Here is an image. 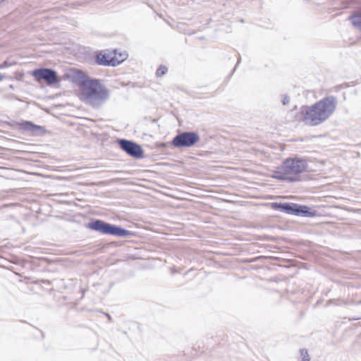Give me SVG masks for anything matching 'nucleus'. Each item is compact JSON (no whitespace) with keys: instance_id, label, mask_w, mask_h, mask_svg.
Here are the masks:
<instances>
[{"instance_id":"4","label":"nucleus","mask_w":361,"mask_h":361,"mask_svg":"<svg viewBox=\"0 0 361 361\" xmlns=\"http://www.w3.org/2000/svg\"><path fill=\"white\" fill-rule=\"evenodd\" d=\"M92 230L102 234L118 237L127 238L132 235L131 231L99 219L92 221Z\"/></svg>"},{"instance_id":"3","label":"nucleus","mask_w":361,"mask_h":361,"mask_svg":"<svg viewBox=\"0 0 361 361\" xmlns=\"http://www.w3.org/2000/svg\"><path fill=\"white\" fill-rule=\"evenodd\" d=\"M128 56L126 51L106 49L97 54L94 62L99 66L116 67L126 61Z\"/></svg>"},{"instance_id":"6","label":"nucleus","mask_w":361,"mask_h":361,"mask_svg":"<svg viewBox=\"0 0 361 361\" xmlns=\"http://www.w3.org/2000/svg\"><path fill=\"white\" fill-rule=\"evenodd\" d=\"M271 207L288 214H293L301 216H312V213L309 211L306 206L298 205L295 203L271 202Z\"/></svg>"},{"instance_id":"1","label":"nucleus","mask_w":361,"mask_h":361,"mask_svg":"<svg viewBox=\"0 0 361 361\" xmlns=\"http://www.w3.org/2000/svg\"><path fill=\"white\" fill-rule=\"evenodd\" d=\"M337 106V99L334 96H327L310 106L300 108L298 121L310 126H318L329 119Z\"/></svg>"},{"instance_id":"16","label":"nucleus","mask_w":361,"mask_h":361,"mask_svg":"<svg viewBox=\"0 0 361 361\" xmlns=\"http://www.w3.org/2000/svg\"><path fill=\"white\" fill-rule=\"evenodd\" d=\"M107 318L109 322L112 321L111 317L108 313H103Z\"/></svg>"},{"instance_id":"18","label":"nucleus","mask_w":361,"mask_h":361,"mask_svg":"<svg viewBox=\"0 0 361 361\" xmlns=\"http://www.w3.org/2000/svg\"><path fill=\"white\" fill-rule=\"evenodd\" d=\"M4 76L0 73V81L2 80Z\"/></svg>"},{"instance_id":"14","label":"nucleus","mask_w":361,"mask_h":361,"mask_svg":"<svg viewBox=\"0 0 361 361\" xmlns=\"http://www.w3.org/2000/svg\"><path fill=\"white\" fill-rule=\"evenodd\" d=\"M300 356H301L302 361H310V355L306 349L300 350Z\"/></svg>"},{"instance_id":"11","label":"nucleus","mask_w":361,"mask_h":361,"mask_svg":"<svg viewBox=\"0 0 361 361\" xmlns=\"http://www.w3.org/2000/svg\"><path fill=\"white\" fill-rule=\"evenodd\" d=\"M21 127L23 130L28 131L35 135H42L44 132V129L42 126L35 125L31 121H25L22 123Z\"/></svg>"},{"instance_id":"9","label":"nucleus","mask_w":361,"mask_h":361,"mask_svg":"<svg viewBox=\"0 0 361 361\" xmlns=\"http://www.w3.org/2000/svg\"><path fill=\"white\" fill-rule=\"evenodd\" d=\"M118 144L122 150L126 152L130 157L135 159H140L143 157V149L141 146L128 140H119Z\"/></svg>"},{"instance_id":"8","label":"nucleus","mask_w":361,"mask_h":361,"mask_svg":"<svg viewBox=\"0 0 361 361\" xmlns=\"http://www.w3.org/2000/svg\"><path fill=\"white\" fill-rule=\"evenodd\" d=\"M32 76L38 82L44 81L48 85H52L59 82L56 71L52 68H40L33 71Z\"/></svg>"},{"instance_id":"12","label":"nucleus","mask_w":361,"mask_h":361,"mask_svg":"<svg viewBox=\"0 0 361 361\" xmlns=\"http://www.w3.org/2000/svg\"><path fill=\"white\" fill-rule=\"evenodd\" d=\"M350 19L353 26L361 30V11L355 12Z\"/></svg>"},{"instance_id":"17","label":"nucleus","mask_w":361,"mask_h":361,"mask_svg":"<svg viewBox=\"0 0 361 361\" xmlns=\"http://www.w3.org/2000/svg\"><path fill=\"white\" fill-rule=\"evenodd\" d=\"M85 226H86L87 228H90V221H89L87 224H85Z\"/></svg>"},{"instance_id":"7","label":"nucleus","mask_w":361,"mask_h":361,"mask_svg":"<svg viewBox=\"0 0 361 361\" xmlns=\"http://www.w3.org/2000/svg\"><path fill=\"white\" fill-rule=\"evenodd\" d=\"M200 139L199 135L195 132H183L173 138L171 145L176 148L190 147Z\"/></svg>"},{"instance_id":"5","label":"nucleus","mask_w":361,"mask_h":361,"mask_svg":"<svg viewBox=\"0 0 361 361\" xmlns=\"http://www.w3.org/2000/svg\"><path fill=\"white\" fill-rule=\"evenodd\" d=\"M110 96L109 90L99 80L92 79V108H99Z\"/></svg>"},{"instance_id":"10","label":"nucleus","mask_w":361,"mask_h":361,"mask_svg":"<svg viewBox=\"0 0 361 361\" xmlns=\"http://www.w3.org/2000/svg\"><path fill=\"white\" fill-rule=\"evenodd\" d=\"M75 81L82 92L84 99L90 101V78H86L81 71H77Z\"/></svg>"},{"instance_id":"2","label":"nucleus","mask_w":361,"mask_h":361,"mask_svg":"<svg viewBox=\"0 0 361 361\" xmlns=\"http://www.w3.org/2000/svg\"><path fill=\"white\" fill-rule=\"evenodd\" d=\"M307 161L302 159H287L281 167L274 172L273 177L288 182H296L300 180V173L306 170Z\"/></svg>"},{"instance_id":"13","label":"nucleus","mask_w":361,"mask_h":361,"mask_svg":"<svg viewBox=\"0 0 361 361\" xmlns=\"http://www.w3.org/2000/svg\"><path fill=\"white\" fill-rule=\"evenodd\" d=\"M167 68L165 66L161 65L158 68L156 75L157 77H161L164 75H165L167 72Z\"/></svg>"},{"instance_id":"15","label":"nucleus","mask_w":361,"mask_h":361,"mask_svg":"<svg viewBox=\"0 0 361 361\" xmlns=\"http://www.w3.org/2000/svg\"><path fill=\"white\" fill-rule=\"evenodd\" d=\"M281 102H282L283 105H284V106L288 105L290 102L289 97L286 94H283Z\"/></svg>"},{"instance_id":"19","label":"nucleus","mask_w":361,"mask_h":361,"mask_svg":"<svg viewBox=\"0 0 361 361\" xmlns=\"http://www.w3.org/2000/svg\"><path fill=\"white\" fill-rule=\"evenodd\" d=\"M6 0H0V4L3 2H4Z\"/></svg>"}]
</instances>
